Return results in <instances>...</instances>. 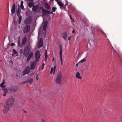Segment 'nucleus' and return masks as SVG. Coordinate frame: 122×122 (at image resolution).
<instances>
[{"label":"nucleus","instance_id":"nucleus-50","mask_svg":"<svg viewBox=\"0 0 122 122\" xmlns=\"http://www.w3.org/2000/svg\"><path fill=\"white\" fill-rule=\"evenodd\" d=\"M51 13H52V12H51Z\"/></svg>","mask_w":122,"mask_h":122},{"label":"nucleus","instance_id":"nucleus-49","mask_svg":"<svg viewBox=\"0 0 122 122\" xmlns=\"http://www.w3.org/2000/svg\"><path fill=\"white\" fill-rule=\"evenodd\" d=\"M54 58H53V60H52V61H53L54 60Z\"/></svg>","mask_w":122,"mask_h":122},{"label":"nucleus","instance_id":"nucleus-37","mask_svg":"<svg viewBox=\"0 0 122 122\" xmlns=\"http://www.w3.org/2000/svg\"><path fill=\"white\" fill-rule=\"evenodd\" d=\"M41 122H46L45 120L43 119L42 118L41 119Z\"/></svg>","mask_w":122,"mask_h":122},{"label":"nucleus","instance_id":"nucleus-29","mask_svg":"<svg viewBox=\"0 0 122 122\" xmlns=\"http://www.w3.org/2000/svg\"><path fill=\"white\" fill-rule=\"evenodd\" d=\"M45 5L46 7L48 9H50V6L47 3H45Z\"/></svg>","mask_w":122,"mask_h":122},{"label":"nucleus","instance_id":"nucleus-35","mask_svg":"<svg viewBox=\"0 0 122 122\" xmlns=\"http://www.w3.org/2000/svg\"><path fill=\"white\" fill-rule=\"evenodd\" d=\"M38 75H37L36 76V80L37 81L39 79V77L38 76Z\"/></svg>","mask_w":122,"mask_h":122},{"label":"nucleus","instance_id":"nucleus-4","mask_svg":"<svg viewBox=\"0 0 122 122\" xmlns=\"http://www.w3.org/2000/svg\"><path fill=\"white\" fill-rule=\"evenodd\" d=\"M20 12L21 10L20 8V6L19 5V7L18 8L17 11V15L18 16H19L18 20L19 24H20L22 20L21 16V15H20Z\"/></svg>","mask_w":122,"mask_h":122},{"label":"nucleus","instance_id":"nucleus-48","mask_svg":"<svg viewBox=\"0 0 122 122\" xmlns=\"http://www.w3.org/2000/svg\"><path fill=\"white\" fill-rule=\"evenodd\" d=\"M45 65V64L44 63H43V64L42 66H44Z\"/></svg>","mask_w":122,"mask_h":122},{"label":"nucleus","instance_id":"nucleus-9","mask_svg":"<svg viewBox=\"0 0 122 122\" xmlns=\"http://www.w3.org/2000/svg\"><path fill=\"white\" fill-rule=\"evenodd\" d=\"M30 26L29 25L25 26L23 29V32L25 33L29 32L30 30Z\"/></svg>","mask_w":122,"mask_h":122},{"label":"nucleus","instance_id":"nucleus-39","mask_svg":"<svg viewBox=\"0 0 122 122\" xmlns=\"http://www.w3.org/2000/svg\"><path fill=\"white\" fill-rule=\"evenodd\" d=\"M15 45V44L13 43H12L11 44V46H13Z\"/></svg>","mask_w":122,"mask_h":122},{"label":"nucleus","instance_id":"nucleus-42","mask_svg":"<svg viewBox=\"0 0 122 122\" xmlns=\"http://www.w3.org/2000/svg\"><path fill=\"white\" fill-rule=\"evenodd\" d=\"M41 69L42 70H43L44 69V66H41Z\"/></svg>","mask_w":122,"mask_h":122},{"label":"nucleus","instance_id":"nucleus-28","mask_svg":"<svg viewBox=\"0 0 122 122\" xmlns=\"http://www.w3.org/2000/svg\"><path fill=\"white\" fill-rule=\"evenodd\" d=\"M48 58V55L47 54V51L46 50H45V61H46V60H47V59Z\"/></svg>","mask_w":122,"mask_h":122},{"label":"nucleus","instance_id":"nucleus-7","mask_svg":"<svg viewBox=\"0 0 122 122\" xmlns=\"http://www.w3.org/2000/svg\"><path fill=\"white\" fill-rule=\"evenodd\" d=\"M40 54L39 51H37L35 53V58L36 61L37 62L39 61L40 56Z\"/></svg>","mask_w":122,"mask_h":122},{"label":"nucleus","instance_id":"nucleus-38","mask_svg":"<svg viewBox=\"0 0 122 122\" xmlns=\"http://www.w3.org/2000/svg\"><path fill=\"white\" fill-rule=\"evenodd\" d=\"M66 4L65 5V6H66L68 4V2L66 0Z\"/></svg>","mask_w":122,"mask_h":122},{"label":"nucleus","instance_id":"nucleus-16","mask_svg":"<svg viewBox=\"0 0 122 122\" xmlns=\"http://www.w3.org/2000/svg\"><path fill=\"white\" fill-rule=\"evenodd\" d=\"M48 22L47 21H46L45 22L43 26V30L44 31H46V28L47 26Z\"/></svg>","mask_w":122,"mask_h":122},{"label":"nucleus","instance_id":"nucleus-3","mask_svg":"<svg viewBox=\"0 0 122 122\" xmlns=\"http://www.w3.org/2000/svg\"><path fill=\"white\" fill-rule=\"evenodd\" d=\"M62 75L61 72L59 71L58 74L57 76L56 80V83L58 84L60 83L61 81Z\"/></svg>","mask_w":122,"mask_h":122},{"label":"nucleus","instance_id":"nucleus-44","mask_svg":"<svg viewBox=\"0 0 122 122\" xmlns=\"http://www.w3.org/2000/svg\"><path fill=\"white\" fill-rule=\"evenodd\" d=\"M57 2V3L59 1V0H55Z\"/></svg>","mask_w":122,"mask_h":122},{"label":"nucleus","instance_id":"nucleus-17","mask_svg":"<svg viewBox=\"0 0 122 122\" xmlns=\"http://www.w3.org/2000/svg\"><path fill=\"white\" fill-rule=\"evenodd\" d=\"M33 81V79L31 78L29 79L28 80H27L24 81L23 82L24 83H28L29 84H31Z\"/></svg>","mask_w":122,"mask_h":122},{"label":"nucleus","instance_id":"nucleus-15","mask_svg":"<svg viewBox=\"0 0 122 122\" xmlns=\"http://www.w3.org/2000/svg\"><path fill=\"white\" fill-rule=\"evenodd\" d=\"M56 69V65H54V67H52L51 68V71L50 72V74H52L53 72V75H54L55 71Z\"/></svg>","mask_w":122,"mask_h":122},{"label":"nucleus","instance_id":"nucleus-19","mask_svg":"<svg viewBox=\"0 0 122 122\" xmlns=\"http://www.w3.org/2000/svg\"><path fill=\"white\" fill-rule=\"evenodd\" d=\"M76 76L77 78L79 79H81L82 78V77L80 76V74L78 72L76 73Z\"/></svg>","mask_w":122,"mask_h":122},{"label":"nucleus","instance_id":"nucleus-34","mask_svg":"<svg viewBox=\"0 0 122 122\" xmlns=\"http://www.w3.org/2000/svg\"><path fill=\"white\" fill-rule=\"evenodd\" d=\"M17 51L15 49L13 50V53L14 55H15L17 53Z\"/></svg>","mask_w":122,"mask_h":122},{"label":"nucleus","instance_id":"nucleus-21","mask_svg":"<svg viewBox=\"0 0 122 122\" xmlns=\"http://www.w3.org/2000/svg\"><path fill=\"white\" fill-rule=\"evenodd\" d=\"M27 41V38L26 37H25L23 38V39L22 42V44L23 45H24Z\"/></svg>","mask_w":122,"mask_h":122},{"label":"nucleus","instance_id":"nucleus-22","mask_svg":"<svg viewBox=\"0 0 122 122\" xmlns=\"http://www.w3.org/2000/svg\"><path fill=\"white\" fill-rule=\"evenodd\" d=\"M59 46L60 47V52L59 54L60 56H62V46L61 45H59Z\"/></svg>","mask_w":122,"mask_h":122},{"label":"nucleus","instance_id":"nucleus-14","mask_svg":"<svg viewBox=\"0 0 122 122\" xmlns=\"http://www.w3.org/2000/svg\"><path fill=\"white\" fill-rule=\"evenodd\" d=\"M16 5L15 4H14L12 6V9L11 10V14L15 13V10Z\"/></svg>","mask_w":122,"mask_h":122},{"label":"nucleus","instance_id":"nucleus-8","mask_svg":"<svg viewBox=\"0 0 122 122\" xmlns=\"http://www.w3.org/2000/svg\"><path fill=\"white\" fill-rule=\"evenodd\" d=\"M32 18L30 16L28 17L26 19L25 23L26 25L30 23L32 21Z\"/></svg>","mask_w":122,"mask_h":122},{"label":"nucleus","instance_id":"nucleus-11","mask_svg":"<svg viewBox=\"0 0 122 122\" xmlns=\"http://www.w3.org/2000/svg\"><path fill=\"white\" fill-rule=\"evenodd\" d=\"M37 62L35 61L32 63H31L30 68L31 70H33L34 69L36 64Z\"/></svg>","mask_w":122,"mask_h":122},{"label":"nucleus","instance_id":"nucleus-47","mask_svg":"<svg viewBox=\"0 0 122 122\" xmlns=\"http://www.w3.org/2000/svg\"><path fill=\"white\" fill-rule=\"evenodd\" d=\"M24 111L25 113H27V112L26 111H25L24 110Z\"/></svg>","mask_w":122,"mask_h":122},{"label":"nucleus","instance_id":"nucleus-1","mask_svg":"<svg viewBox=\"0 0 122 122\" xmlns=\"http://www.w3.org/2000/svg\"><path fill=\"white\" fill-rule=\"evenodd\" d=\"M31 47L29 46H26L24 50L23 54L25 57L27 56L29 53Z\"/></svg>","mask_w":122,"mask_h":122},{"label":"nucleus","instance_id":"nucleus-18","mask_svg":"<svg viewBox=\"0 0 122 122\" xmlns=\"http://www.w3.org/2000/svg\"><path fill=\"white\" fill-rule=\"evenodd\" d=\"M5 83L4 80L0 84V86L2 88V90L3 89V88L5 89H6L5 87V86L4 85Z\"/></svg>","mask_w":122,"mask_h":122},{"label":"nucleus","instance_id":"nucleus-32","mask_svg":"<svg viewBox=\"0 0 122 122\" xmlns=\"http://www.w3.org/2000/svg\"><path fill=\"white\" fill-rule=\"evenodd\" d=\"M60 56V60L61 63L62 65H63V60L62 58V56Z\"/></svg>","mask_w":122,"mask_h":122},{"label":"nucleus","instance_id":"nucleus-51","mask_svg":"<svg viewBox=\"0 0 122 122\" xmlns=\"http://www.w3.org/2000/svg\"><path fill=\"white\" fill-rule=\"evenodd\" d=\"M101 31V32H102V33H103V32H102V31Z\"/></svg>","mask_w":122,"mask_h":122},{"label":"nucleus","instance_id":"nucleus-6","mask_svg":"<svg viewBox=\"0 0 122 122\" xmlns=\"http://www.w3.org/2000/svg\"><path fill=\"white\" fill-rule=\"evenodd\" d=\"M17 89L18 88L17 86H13L8 89L9 91L14 93L16 92Z\"/></svg>","mask_w":122,"mask_h":122},{"label":"nucleus","instance_id":"nucleus-45","mask_svg":"<svg viewBox=\"0 0 122 122\" xmlns=\"http://www.w3.org/2000/svg\"><path fill=\"white\" fill-rule=\"evenodd\" d=\"M74 32H75L74 30H72V32L73 33H74Z\"/></svg>","mask_w":122,"mask_h":122},{"label":"nucleus","instance_id":"nucleus-24","mask_svg":"<svg viewBox=\"0 0 122 122\" xmlns=\"http://www.w3.org/2000/svg\"><path fill=\"white\" fill-rule=\"evenodd\" d=\"M3 90L4 92V93L3 94V96H6L7 93V90L6 89H4V88Z\"/></svg>","mask_w":122,"mask_h":122},{"label":"nucleus","instance_id":"nucleus-36","mask_svg":"<svg viewBox=\"0 0 122 122\" xmlns=\"http://www.w3.org/2000/svg\"><path fill=\"white\" fill-rule=\"evenodd\" d=\"M119 119L121 121H122V115L120 116Z\"/></svg>","mask_w":122,"mask_h":122},{"label":"nucleus","instance_id":"nucleus-2","mask_svg":"<svg viewBox=\"0 0 122 122\" xmlns=\"http://www.w3.org/2000/svg\"><path fill=\"white\" fill-rule=\"evenodd\" d=\"M15 100L14 97H11L8 98L5 103L9 105L10 107H12Z\"/></svg>","mask_w":122,"mask_h":122},{"label":"nucleus","instance_id":"nucleus-23","mask_svg":"<svg viewBox=\"0 0 122 122\" xmlns=\"http://www.w3.org/2000/svg\"><path fill=\"white\" fill-rule=\"evenodd\" d=\"M38 5L33 6L32 8L33 10L35 12L36 11L38 8Z\"/></svg>","mask_w":122,"mask_h":122},{"label":"nucleus","instance_id":"nucleus-33","mask_svg":"<svg viewBox=\"0 0 122 122\" xmlns=\"http://www.w3.org/2000/svg\"><path fill=\"white\" fill-rule=\"evenodd\" d=\"M56 8L53 7L52 8V10L53 11V12H55L56 11Z\"/></svg>","mask_w":122,"mask_h":122},{"label":"nucleus","instance_id":"nucleus-41","mask_svg":"<svg viewBox=\"0 0 122 122\" xmlns=\"http://www.w3.org/2000/svg\"><path fill=\"white\" fill-rule=\"evenodd\" d=\"M80 62H79V63H77L76 65V66H77L79 64V63H80Z\"/></svg>","mask_w":122,"mask_h":122},{"label":"nucleus","instance_id":"nucleus-31","mask_svg":"<svg viewBox=\"0 0 122 122\" xmlns=\"http://www.w3.org/2000/svg\"><path fill=\"white\" fill-rule=\"evenodd\" d=\"M86 60V59L85 58H83V59H82L80 61V62H85Z\"/></svg>","mask_w":122,"mask_h":122},{"label":"nucleus","instance_id":"nucleus-25","mask_svg":"<svg viewBox=\"0 0 122 122\" xmlns=\"http://www.w3.org/2000/svg\"><path fill=\"white\" fill-rule=\"evenodd\" d=\"M23 1H21V4L20 5V7L23 10L24 9V8L23 5Z\"/></svg>","mask_w":122,"mask_h":122},{"label":"nucleus","instance_id":"nucleus-26","mask_svg":"<svg viewBox=\"0 0 122 122\" xmlns=\"http://www.w3.org/2000/svg\"><path fill=\"white\" fill-rule=\"evenodd\" d=\"M34 5V3L33 2H30L28 4V6L30 8L32 7Z\"/></svg>","mask_w":122,"mask_h":122},{"label":"nucleus","instance_id":"nucleus-13","mask_svg":"<svg viewBox=\"0 0 122 122\" xmlns=\"http://www.w3.org/2000/svg\"><path fill=\"white\" fill-rule=\"evenodd\" d=\"M43 45V42L42 38H41L39 40V45H38V48H40L42 47Z\"/></svg>","mask_w":122,"mask_h":122},{"label":"nucleus","instance_id":"nucleus-27","mask_svg":"<svg viewBox=\"0 0 122 122\" xmlns=\"http://www.w3.org/2000/svg\"><path fill=\"white\" fill-rule=\"evenodd\" d=\"M67 36V34L66 33H63V35L62 37L64 39L65 41L66 40Z\"/></svg>","mask_w":122,"mask_h":122},{"label":"nucleus","instance_id":"nucleus-43","mask_svg":"<svg viewBox=\"0 0 122 122\" xmlns=\"http://www.w3.org/2000/svg\"><path fill=\"white\" fill-rule=\"evenodd\" d=\"M71 39V37H69L68 38V40H70Z\"/></svg>","mask_w":122,"mask_h":122},{"label":"nucleus","instance_id":"nucleus-46","mask_svg":"<svg viewBox=\"0 0 122 122\" xmlns=\"http://www.w3.org/2000/svg\"><path fill=\"white\" fill-rule=\"evenodd\" d=\"M10 63H13V62L12 61V60H10Z\"/></svg>","mask_w":122,"mask_h":122},{"label":"nucleus","instance_id":"nucleus-5","mask_svg":"<svg viewBox=\"0 0 122 122\" xmlns=\"http://www.w3.org/2000/svg\"><path fill=\"white\" fill-rule=\"evenodd\" d=\"M11 107H10L9 105L5 103L3 108V111L4 112L6 113L10 110V108Z\"/></svg>","mask_w":122,"mask_h":122},{"label":"nucleus","instance_id":"nucleus-12","mask_svg":"<svg viewBox=\"0 0 122 122\" xmlns=\"http://www.w3.org/2000/svg\"><path fill=\"white\" fill-rule=\"evenodd\" d=\"M30 69L29 67H27L24 71L23 75H24L27 74H29L30 72Z\"/></svg>","mask_w":122,"mask_h":122},{"label":"nucleus","instance_id":"nucleus-10","mask_svg":"<svg viewBox=\"0 0 122 122\" xmlns=\"http://www.w3.org/2000/svg\"><path fill=\"white\" fill-rule=\"evenodd\" d=\"M27 57L26 60L27 62L29 61L33 57V53L32 52H30L27 56Z\"/></svg>","mask_w":122,"mask_h":122},{"label":"nucleus","instance_id":"nucleus-20","mask_svg":"<svg viewBox=\"0 0 122 122\" xmlns=\"http://www.w3.org/2000/svg\"><path fill=\"white\" fill-rule=\"evenodd\" d=\"M57 4L60 6V8H61V7H64V4L62 3L60 1H59L57 3Z\"/></svg>","mask_w":122,"mask_h":122},{"label":"nucleus","instance_id":"nucleus-30","mask_svg":"<svg viewBox=\"0 0 122 122\" xmlns=\"http://www.w3.org/2000/svg\"><path fill=\"white\" fill-rule=\"evenodd\" d=\"M42 11L44 13H47V11L46 10H45V9H43L42 10Z\"/></svg>","mask_w":122,"mask_h":122},{"label":"nucleus","instance_id":"nucleus-40","mask_svg":"<svg viewBox=\"0 0 122 122\" xmlns=\"http://www.w3.org/2000/svg\"><path fill=\"white\" fill-rule=\"evenodd\" d=\"M18 43V46H20V41H19Z\"/></svg>","mask_w":122,"mask_h":122}]
</instances>
